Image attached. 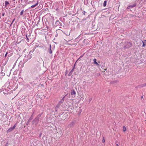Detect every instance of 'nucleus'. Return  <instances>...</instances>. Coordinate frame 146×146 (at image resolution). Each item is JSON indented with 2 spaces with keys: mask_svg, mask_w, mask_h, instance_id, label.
I'll return each mask as SVG.
<instances>
[{
  "mask_svg": "<svg viewBox=\"0 0 146 146\" xmlns=\"http://www.w3.org/2000/svg\"><path fill=\"white\" fill-rule=\"evenodd\" d=\"M17 126L16 124H15L14 125L13 127H10L7 131V132L8 133L12 131Z\"/></svg>",
  "mask_w": 146,
  "mask_h": 146,
  "instance_id": "f257e3e1",
  "label": "nucleus"
},
{
  "mask_svg": "<svg viewBox=\"0 0 146 146\" xmlns=\"http://www.w3.org/2000/svg\"><path fill=\"white\" fill-rule=\"evenodd\" d=\"M71 94L72 95H74L75 96L76 94L75 91L74 90H71Z\"/></svg>",
  "mask_w": 146,
  "mask_h": 146,
  "instance_id": "f03ea898",
  "label": "nucleus"
},
{
  "mask_svg": "<svg viewBox=\"0 0 146 146\" xmlns=\"http://www.w3.org/2000/svg\"><path fill=\"white\" fill-rule=\"evenodd\" d=\"M65 96L59 102V104H61L62 103H63L64 101V99Z\"/></svg>",
  "mask_w": 146,
  "mask_h": 146,
  "instance_id": "7ed1b4c3",
  "label": "nucleus"
},
{
  "mask_svg": "<svg viewBox=\"0 0 146 146\" xmlns=\"http://www.w3.org/2000/svg\"><path fill=\"white\" fill-rule=\"evenodd\" d=\"M142 42L143 43L142 46L143 47H145L146 45V40H145L143 41H142Z\"/></svg>",
  "mask_w": 146,
  "mask_h": 146,
  "instance_id": "20e7f679",
  "label": "nucleus"
},
{
  "mask_svg": "<svg viewBox=\"0 0 146 146\" xmlns=\"http://www.w3.org/2000/svg\"><path fill=\"white\" fill-rule=\"evenodd\" d=\"M9 3L7 1H5V6L6 8L7 7V6L9 4Z\"/></svg>",
  "mask_w": 146,
  "mask_h": 146,
  "instance_id": "39448f33",
  "label": "nucleus"
},
{
  "mask_svg": "<svg viewBox=\"0 0 146 146\" xmlns=\"http://www.w3.org/2000/svg\"><path fill=\"white\" fill-rule=\"evenodd\" d=\"M135 6H136V4H134L133 5H130L129 6V7L130 8H132V7H135Z\"/></svg>",
  "mask_w": 146,
  "mask_h": 146,
  "instance_id": "423d86ee",
  "label": "nucleus"
},
{
  "mask_svg": "<svg viewBox=\"0 0 146 146\" xmlns=\"http://www.w3.org/2000/svg\"><path fill=\"white\" fill-rule=\"evenodd\" d=\"M38 2H37V3H36V4H35V5H33L31 6V8H34V7H35V6H36V5H38Z\"/></svg>",
  "mask_w": 146,
  "mask_h": 146,
  "instance_id": "0eeeda50",
  "label": "nucleus"
},
{
  "mask_svg": "<svg viewBox=\"0 0 146 146\" xmlns=\"http://www.w3.org/2000/svg\"><path fill=\"white\" fill-rule=\"evenodd\" d=\"M107 2L106 1H104V3H103V6L104 7H105L106 6V4H107Z\"/></svg>",
  "mask_w": 146,
  "mask_h": 146,
  "instance_id": "6e6552de",
  "label": "nucleus"
},
{
  "mask_svg": "<svg viewBox=\"0 0 146 146\" xmlns=\"http://www.w3.org/2000/svg\"><path fill=\"white\" fill-rule=\"evenodd\" d=\"M51 45H50V50H49V52L50 54H51L52 53V51L51 49Z\"/></svg>",
  "mask_w": 146,
  "mask_h": 146,
  "instance_id": "1a4fd4ad",
  "label": "nucleus"
},
{
  "mask_svg": "<svg viewBox=\"0 0 146 146\" xmlns=\"http://www.w3.org/2000/svg\"><path fill=\"white\" fill-rule=\"evenodd\" d=\"M94 64H96V65H98V63L96 62V59H94Z\"/></svg>",
  "mask_w": 146,
  "mask_h": 146,
  "instance_id": "9d476101",
  "label": "nucleus"
},
{
  "mask_svg": "<svg viewBox=\"0 0 146 146\" xmlns=\"http://www.w3.org/2000/svg\"><path fill=\"white\" fill-rule=\"evenodd\" d=\"M123 131L124 132H125V131H126V128L125 126H124L123 127Z\"/></svg>",
  "mask_w": 146,
  "mask_h": 146,
  "instance_id": "9b49d317",
  "label": "nucleus"
},
{
  "mask_svg": "<svg viewBox=\"0 0 146 146\" xmlns=\"http://www.w3.org/2000/svg\"><path fill=\"white\" fill-rule=\"evenodd\" d=\"M24 13V11L23 10L21 11V13H20V15H22Z\"/></svg>",
  "mask_w": 146,
  "mask_h": 146,
  "instance_id": "f8f14e48",
  "label": "nucleus"
},
{
  "mask_svg": "<svg viewBox=\"0 0 146 146\" xmlns=\"http://www.w3.org/2000/svg\"><path fill=\"white\" fill-rule=\"evenodd\" d=\"M142 87H144L146 86V83L143 84L142 85Z\"/></svg>",
  "mask_w": 146,
  "mask_h": 146,
  "instance_id": "ddd939ff",
  "label": "nucleus"
},
{
  "mask_svg": "<svg viewBox=\"0 0 146 146\" xmlns=\"http://www.w3.org/2000/svg\"><path fill=\"white\" fill-rule=\"evenodd\" d=\"M102 142L103 143H104L105 142V139H104V137H103V140H102Z\"/></svg>",
  "mask_w": 146,
  "mask_h": 146,
  "instance_id": "4468645a",
  "label": "nucleus"
},
{
  "mask_svg": "<svg viewBox=\"0 0 146 146\" xmlns=\"http://www.w3.org/2000/svg\"><path fill=\"white\" fill-rule=\"evenodd\" d=\"M7 52L6 53V54H5V56H6L7 55Z\"/></svg>",
  "mask_w": 146,
  "mask_h": 146,
  "instance_id": "2eb2a0df",
  "label": "nucleus"
},
{
  "mask_svg": "<svg viewBox=\"0 0 146 146\" xmlns=\"http://www.w3.org/2000/svg\"><path fill=\"white\" fill-rule=\"evenodd\" d=\"M5 14V13H3L2 14V15L3 16Z\"/></svg>",
  "mask_w": 146,
  "mask_h": 146,
  "instance_id": "dca6fc26",
  "label": "nucleus"
},
{
  "mask_svg": "<svg viewBox=\"0 0 146 146\" xmlns=\"http://www.w3.org/2000/svg\"><path fill=\"white\" fill-rule=\"evenodd\" d=\"M116 145L117 146H119V145H118V144H117Z\"/></svg>",
  "mask_w": 146,
  "mask_h": 146,
  "instance_id": "f3484780",
  "label": "nucleus"
},
{
  "mask_svg": "<svg viewBox=\"0 0 146 146\" xmlns=\"http://www.w3.org/2000/svg\"><path fill=\"white\" fill-rule=\"evenodd\" d=\"M106 70H107V69H104V71Z\"/></svg>",
  "mask_w": 146,
  "mask_h": 146,
  "instance_id": "a211bd4d",
  "label": "nucleus"
},
{
  "mask_svg": "<svg viewBox=\"0 0 146 146\" xmlns=\"http://www.w3.org/2000/svg\"><path fill=\"white\" fill-rule=\"evenodd\" d=\"M23 0H21V2H22V1H23Z\"/></svg>",
  "mask_w": 146,
  "mask_h": 146,
  "instance_id": "6ab92c4d",
  "label": "nucleus"
},
{
  "mask_svg": "<svg viewBox=\"0 0 146 146\" xmlns=\"http://www.w3.org/2000/svg\"><path fill=\"white\" fill-rule=\"evenodd\" d=\"M143 98V96H142L141 97V98Z\"/></svg>",
  "mask_w": 146,
  "mask_h": 146,
  "instance_id": "aec40b11",
  "label": "nucleus"
},
{
  "mask_svg": "<svg viewBox=\"0 0 146 146\" xmlns=\"http://www.w3.org/2000/svg\"><path fill=\"white\" fill-rule=\"evenodd\" d=\"M64 116L65 117V115H63V116Z\"/></svg>",
  "mask_w": 146,
  "mask_h": 146,
  "instance_id": "412c9836",
  "label": "nucleus"
}]
</instances>
